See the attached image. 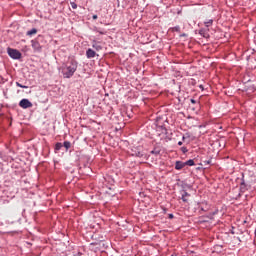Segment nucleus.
<instances>
[{
	"instance_id": "1",
	"label": "nucleus",
	"mask_w": 256,
	"mask_h": 256,
	"mask_svg": "<svg viewBox=\"0 0 256 256\" xmlns=\"http://www.w3.org/2000/svg\"><path fill=\"white\" fill-rule=\"evenodd\" d=\"M78 67H79V62L71 58L66 63H63L61 65V67L59 68V71L64 77V79H71V77L75 75V72L77 71Z\"/></svg>"
},
{
	"instance_id": "2",
	"label": "nucleus",
	"mask_w": 256,
	"mask_h": 256,
	"mask_svg": "<svg viewBox=\"0 0 256 256\" xmlns=\"http://www.w3.org/2000/svg\"><path fill=\"white\" fill-rule=\"evenodd\" d=\"M7 53L11 59L19 60L22 57L20 51L14 48H7Z\"/></svg>"
},
{
	"instance_id": "3",
	"label": "nucleus",
	"mask_w": 256,
	"mask_h": 256,
	"mask_svg": "<svg viewBox=\"0 0 256 256\" xmlns=\"http://www.w3.org/2000/svg\"><path fill=\"white\" fill-rule=\"evenodd\" d=\"M211 206L207 203V201L198 202L197 203V209H200L203 213H207Z\"/></svg>"
},
{
	"instance_id": "4",
	"label": "nucleus",
	"mask_w": 256,
	"mask_h": 256,
	"mask_svg": "<svg viewBox=\"0 0 256 256\" xmlns=\"http://www.w3.org/2000/svg\"><path fill=\"white\" fill-rule=\"evenodd\" d=\"M19 107H21L22 109H29V108L33 107V103H31V101H29V99L24 98L19 102Z\"/></svg>"
},
{
	"instance_id": "5",
	"label": "nucleus",
	"mask_w": 256,
	"mask_h": 256,
	"mask_svg": "<svg viewBox=\"0 0 256 256\" xmlns=\"http://www.w3.org/2000/svg\"><path fill=\"white\" fill-rule=\"evenodd\" d=\"M183 189L180 190V199L183 201V203H189V199H187V197H191V194L188 193L187 190H185V186H182Z\"/></svg>"
},
{
	"instance_id": "6",
	"label": "nucleus",
	"mask_w": 256,
	"mask_h": 256,
	"mask_svg": "<svg viewBox=\"0 0 256 256\" xmlns=\"http://www.w3.org/2000/svg\"><path fill=\"white\" fill-rule=\"evenodd\" d=\"M31 45L34 51H41V44L38 41L32 40Z\"/></svg>"
},
{
	"instance_id": "7",
	"label": "nucleus",
	"mask_w": 256,
	"mask_h": 256,
	"mask_svg": "<svg viewBox=\"0 0 256 256\" xmlns=\"http://www.w3.org/2000/svg\"><path fill=\"white\" fill-rule=\"evenodd\" d=\"M95 55H97V52H95L93 49L89 48L87 51H86V57L87 59H93L95 58Z\"/></svg>"
},
{
	"instance_id": "8",
	"label": "nucleus",
	"mask_w": 256,
	"mask_h": 256,
	"mask_svg": "<svg viewBox=\"0 0 256 256\" xmlns=\"http://www.w3.org/2000/svg\"><path fill=\"white\" fill-rule=\"evenodd\" d=\"M92 47L96 51H101V49H103V46H101V44H99V42H97V40L92 41Z\"/></svg>"
},
{
	"instance_id": "9",
	"label": "nucleus",
	"mask_w": 256,
	"mask_h": 256,
	"mask_svg": "<svg viewBox=\"0 0 256 256\" xmlns=\"http://www.w3.org/2000/svg\"><path fill=\"white\" fill-rule=\"evenodd\" d=\"M183 167H186V166H185V162L176 161V163H175V169H176L177 171H181V169H183Z\"/></svg>"
},
{
	"instance_id": "10",
	"label": "nucleus",
	"mask_w": 256,
	"mask_h": 256,
	"mask_svg": "<svg viewBox=\"0 0 256 256\" xmlns=\"http://www.w3.org/2000/svg\"><path fill=\"white\" fill-rule=\"evenodd\" d=\"M246 190H247V184H245V178H242L240 183V191L241 193H245Z\"/></svg>"
},
{
	"instance_id": "11",
	"label": "nucleus",
	"mask_w": 256,
	"mask_h": 256,
	"mask_svg": "<svg viewBox=\"0 0 256 256\" xmlns=\"http://www.w3.org/2000/svg\"><path fill=\"white\" fill-rule=\"evenodd\" d=\"M132 156L133 157H143V152L137 150V148L132 149Z\"/></svg>"
},
{
	"instance_id": "12",
	"label": "nucleus",
	"mask_w": 256,
	"mask_h": 256,
	"mask_svg": "<svg viewBox=\"0 0 256 256\" xmlns=\"http://www.w3.org/2000/svg\"><path fill=\"white\" fill-rule=\"evenodd\" d=\"M61 149H63V143H61V142L56 143L55 147H54L55 153H59V151H61Z\"/></svg>"
},
{
	"instance_id": "13",
	"label": "nucleus",
	"mask_w": 256,
	"mask_h": 256,
	"mask_svg": "<svg viewBox=\"0 0 256 256\" xmlns=\"http://www.w3.org/2000/svg\"><path fill=\"white\" fill-rule=\"evenodd\" d=\"M157 131H161L162 135H167V128L165 126H158Z\"/></svg>"
},
{
	"instance_id": "14",
	"label": "nucleus",
	"mask_w": 256,
	"mask_h": 256,
	"mask_svg": "<svg viewBox=\"0 0 256 256\" xmlns=\"http://www.w3.org/2000/svg\"><path fill=\"white\" fill-rule=\"evenodd\" d=\"M62 147H64L66 149V151H69V149H71V142L64 141L62 144Z\"/></svg>"
},
{
	"instance_id": "15",
	"label": "nucleus",
	"mask_w": 256,
	"mask_h": 256,
	"mask_svg": "<svg viewBox=\"0 0 256 256\" xmlns=\"http://www.w3.org/2000/svg\"><path fill=\"white\" fill-rule=\"evenodd\" d=\"M185 163V166L187 167H193L195 165V161L193 159L187 160Z\"/></svg>"
},
{
	"instance_id": "16",
	"label": "nucleus",
	"mask_w": 256,
	"mask_h": 256,
	"mask_svg": "<svg viewBox=\"0 0 256 256\" xmlns=\"http://www.w3.org/2000/svg\"><path fill=\"white\" fill-rule=\"evenodd\" d=\"M37 34V30L36 28H32L31 30L27 31L26 35H28L29 37H31V35H35Z\"/></svg>"
},
{
	"instance_id": "17",
	"label": "nucleus",
	"mask_w": 256,
	"mask_h": 256,
	"mask_svg": "<svg viewBox=\"0 0 256 256\" xmlns=\"http://www.w3.org/2000/svg\"><path fill=\"white\" fill-rule=\"evenodd\" d=\"M204 24H205V27H211V25H213V19H209L205 21Z\"/></svg>"
},
{
	"instance_id": "18",
	"label": "nucleus",
	"mask_w": 256,
	"mask_h": 256,
	"mask_svg": "<svg viewBox=\"0 0 256 256\" xmlns=\"http://www.w3.org/2000/svg\"><path fill=\"white\" fill-rule=\"evenodd\" d=\"M16 87H20L21 89H29V86L23 85L19 82H16Z\"/></svg>"
},
{
	"instance_id": "19",
	"label": "nucleus",
	"mask_w": 256,
	"mask_h": 256,
	"mask_svg": "<svg viewBox=\"0 0 256 256\" xmlns=\"http://www.w3.org/2000/svg\"><path fill=\"white\" fill-rule=\"evenodd\" d=\"M173 31H176L177 33H181V27L175 26V27L173 28Z\"/></svg>"
},
{
	"instance_id": "20",
	"label": "nucleus",
	"mask_w": 256,
	"mask_h": 256,
	"mask_svg": "<svg viewBox=\"0 0 256 256\" xmlns=\"http://www.w3.org/2000/svg\"><path fill=\"white\" fill-rule=\"evenodd\" d=\"M151 155H159V153H161L159 150H152L151 152Z\"/></svg>"
},
{
	"instance_id": "21",
	"label": "nucleus",
	"mask_w": 256,
	"mask_h": 256,
	"mask_svg": "<svg viewBox=\"0 0 256 256\" xmlns=\"http://www.w3.org/2000/svg\"><path fill=\"white\" fill-rule=\"evenodd\" d=\"M203 164L205 167H207V165H211V159L203 161Z\"/></svg>"
},
{
	"instance_id": "22",
	"label": "nucleus",
	"mask_w": 256,
	"mask_h": 256,
	"mask_svg": "<svg viewBox=\"0 0 256 256\" xmlns=\"http://www.w3.org/2000/svg\"><path fill=\"white\" fill-rule=\"evenodd\" d=\"M70 5H71L72 9H77V3L71 2Z\"/></svg>"
},
{
	"instance_id": "23",
	"label": "nucleus",
	"mask_w": 256,
	"mask_h": 256,
	"mask_svg": "<svg viewBox=\"0 0 256 256\" xmlns=\"http://www.w3.org/2000/svg\"><path fill=\"white\" fill-rule=\"evenodd\" d=\"M181 151L182 153H187L189 150L187 149V147L183 146L181 147Z\"/></svg>"
},
{
	"instance_id": "24",
	"label": "nucleus",
	"mask_w": 256,
	"mask_h": 256,
	"mask_svg": "<svg viewBox=\"0 0 256 256\" xmlns=\"http://www.w3.org/2000/svg\"><path fill=\"white\" fill-rule=\"evenodd\" d=\"M199 34L202 35L203 37H207L208 34L205 33V31L203 30H200L199 31Z\"/></svg>"
},
{
	"instance_id": "25",
	"label": "nucleus",
	"mask_w": 256,
	"mask_h": 256,
	"mask_svg": "<svg viewBox=\"0 0 256 256\" xmlns=\"http://www.w3.org/2000/svg\"><path fill=\"white\" fill-rule=\"evenodd\" d=\"M95 31H96L97 33H99L100 35H105V32L99 31L97 28H95Z\"/></svg>"
},
{
	"instance_id": "26",
	"label": "nucleus",
	"mask_w": 256,
	"mask_h": 256,
	"mask_svg": "<svg viewBox=\"0 0 256 256\" xmlns=\"http://www.w3.org/2000/svg\"><path fill=\"white\" fill-rule=\"evenodd\" d=\"M184 137H185L186 139H189V138L191 137V134H190L189 132H187V133L184 135Z\"/></svg>"
},
{
	"instance_id": "27",
	"label": "nucleus",
	"mask_w": 256,
	"mask_h": 256,
	"mask_svg": "<svg viewBox=\"0 0 256 256\" xmlns=\"http://www.w3.org/2000/svg\"><path fill=\"white\" fill-rule=\"evenodd\" d=\"M190 102L193 104V105H195V104H197V100H195V99H190Z\"/></svg>"
},
{
	"instance_id": "28",
	"label": "nucleus",
	"mask_w": 256,
	"mask_h": 256,
	"mask_svg": "<svg viewBox=\"0 0 256 256\" xmlns=\"http://www.w3.org/2000/svg\"><path fill=\"white\" fill-rule=\"evenodd\" d=\"M97 17H98L97 14H94V15L92 16V19L95 20V19H97Z\"/></svg>"
},
{
	"instance_id": "29",
	"label": "nucleus",
	"mask_w": 256,
	"mask_h": 256,
	"mask_svg": "<svg viewBox=\"0 0 256 256\" xmlns=\"http://www.w3.org/2000/svg\"><path fill=\"white\" fill-rule=\"evenodd\" d=\"M178 145L181 147V145H183V142H182V141H179V142H178Z\"/></svg>"
},
{
	"instance_id": "30",
	"label": "nucleus",
	"mask_w": 256,
	"mask_h": 256,
	"mask_svg": "<svg viewBox=\"0 0 256 256\" xmlns=\"http://www.w3.org/2000/svg\"><path fill=\"white\" fill-rule=\"evenodd\" d=\"M173 214H169V219H173Z\"/></svg>"
},
{
	"instance_id": "31",
	"label": "nucleus",
	"mask_w": 256,
	"mask_h": 256,
	"mask_svg": "<svg viewBox=\"0 0 256 256\" xmlns=\"http://www.w3.org/2000/svg\"><path fill=\"white\" fill-rule=\"evenodd\" d=\"M211 215H212V217H213V215H217V211H216V212H213Z\"/></svg>"
},
{
	"instance_id": "32",
	"label": "nucleus",
	"mask_w": 256,
	"mask_h": 256,
	"mask_svg": "<svg viewBox=\"0 0 256 256\" xmlns=\"http://www.w3.org/2000/svg\"><path fill=\"white\" fill-rule=\"evenodd\" d=\"M185 139H186L185 136H182V141H185Z\"/></svg>"
},
{
	"instance_id": "33",
	"label": "nucleus",
	"mask_w": 256,
	"mask_h": 256,
	"mask_svg": "<svg viewBox=\"0 0 256 256\" xmlns=\"http://www.w3.org/2000/svg\"><path fill=\"white\" fill-rule=\"evenodd\" d=\"M78 256H81V252H78Z\"/></svg>"
},
{
	"instance_id": "34",
	"label": "nucleus",
	"mask_w": 256,
	"mask_h": 256,
	"mask_svg": "<svg viewBox=\"0 0 256 256\" xmlns=\"http://www.w3.org/2000/svg\"><path fill=\"white\" fill-rule=\"evenodd\" d=\"M181 37H185V34H182Z\"/></svg>"
}]
</instances>
